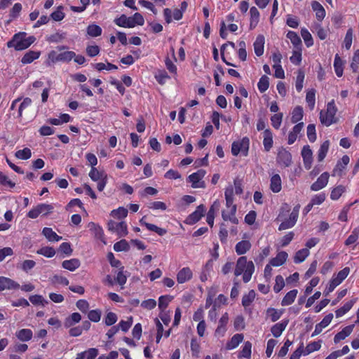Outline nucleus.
<instances>
[{
	"label": "nucleus",
	"mask_w": 359,
	"mask_h": 359,
	"mask_svg": "<svg viewBox=\"0 0 359 359\" xmlns=\"http://www.w3.org/2000/svg\"><path fill=\"white\" fill-rule=\"evenodd\" d=\"M15 156L19 159L27 160L32 156V151L29 148H25L23 149L17 151Z\"/></svg>",
	"instance_id": "obj_51"
},
{
	"label": "nucleus",
	"mask_w": 359,
	"mask_h": 359,
	"mask_svg": "<svg viewBox=\"0 0 359 359\" xmlns=\"http://www.w3.org/2000/svg\"><path fill=\"white\" fill-rule=\"evenodd\" d=\"M255 271V266L252 262H248V266L243 271V280L245 283H248L250 280L252 273Z\"/></svg>",
	"instance_id": "obj_41"
},
{
	"label": "nucleus",
	"mask_w": 359,
	"mask_h": 359,
	"mask_svg": "<svg viewBox=\"0 0 359 359\" xmlns=\"http://www.w3.org/2000/svg\"><path fill=\"white\" fill-rule=\"evenodd\" d=\"M81 320V316L79 313H73L72 315L66 318L64 325L65 327H71Z\"/></svg>",
	"instance_id": "obj_29"
},
{
	"label": "nucleus",
	"mask_w": 359,
	"mask_h": 359,
	"mask_svg": "<svg viewBox=\"0 0 359 359\" xmlns=\"http://www.w3.org/2000/svg\"><path fill=\"white\" fill-rule=\"evenodd\" d=\"M277 163L285 168L288 167L292 163V155L285 149H280L277 156Z\"/></svg>",
	"instance_id": "obj_7"
},
{
	"label": "nucleus",
	"mask_w": 359,
	"mask_h": 359,
	"mask_svg": "<svg viewBox=\"0 0 359 359\" xmlns=\"http://www.w3.org/2000/svg\"><path fill=\"white\" fill-rule=\"evenodd\" d=\"M264 37L263 35H259L254 42L255 53L257 56H261L264 53Z\"/></svg>",
	"instance_id": "obj_21"
},
{
	"label": "nucleus",
	"mask_w": 359,
	"mask_h": 359,
	"mask_svg": "<svg viewBox=\"0 0 359 359\" xmlns=\"http://www.w3.org/2000/svg\"><path fill=\"white\" fill-rule=\"evenodd\" d=\"M88 227L93 234L95 238L100 240L105 243L103 237V230L99 225L95 224L94 222H90L88 225Z\"/></svg>",
	"instance_id": "obj_15"
},
{
	"label": "nucleus",
	"mask_w": 359,
	"mask_h": 359,
	"mask_svg": "<svg viewBox=\"0 0 359 359\" xmlns=\"http://www.w3.org/2000/svg\"><path fill=\"white\" fill-rule=\"evenodd\" d=\"M193 276L191 270L189 267L182 268L177 274L178 283L182 284L191 279Z\"/></svg>",
	"instance_id": "obj_14"
},
{
	"label": "nucleus",
	"mask_w": 359,
	"mask_h": 359,
	"mask_svg": "<svg viewBox=\"0 0 359 359\" xmlns=\"http://www.w3.org/2000/svg\"><path fill=\"white\" fill-rule=\"evenodd\" d=\"M312 151L310 147L304 146L302 150V156L304 161V165L306 169L309 170L312 165Z\"/></svg>",
	"instance_id": "obj_12"
},
{
	"label": "nucleus",
	"mask_w": 359,
	"mask_h": 359,
	"mask_svg": "<svg viewBox=\"0 0 359 359\" xmlns=\"http://www.w3.org/2000/svg\"><path fill=\"white\" fill-rule=\"evenodd\" d=\"M320 347H321V341L310 343L305 348L304 355H306L315 351H318L320 348Z\"/></svg>",
	"instance_id": "obj_44"
},
{
	"label": "nucleus",
	"mask_w": 359,
	"mask_h": 359,
	"mask_svg": "<svg viewBox=\"0 0 359 359\" xmlns=\"http://www.w3.org/2000/svg\"><path fill=\"white\" fill-rule=\"evenodd\" d=\"M81 262L78 259L74 258L69 260H65L62 263L64 269L70 271H74L80 266Z\"/></svg>",
	"instance_id": "obj_24"
},
{
	"label": "nucleus",
	"mask_w": 359,
	"mask_h": 359,
	"mask_svg": "<svg viewBox=\"0 0 359 359\" xmlns=\"http://www.w3.org/2000/svg\"><path fill=\"white\" fill-rule=\"evenodd\" d=\"M297 293H298L297 290H290V292H288L285 294V296L283 297V299L281 302L282 306H289V305L292 304L294 302Z\"/></svg>",
	"instance_id": "obj_30"
},
{
	"label": "nucleus",
	"mask_w": 359,
	"mask_h": 359,
	"mask_svg": "<svg viewBox=\"0 0 359 359\" xmlns=\"http://www.w3.org/2000/svg\"><path fill=\"white\" fill-rule=\"evenodd\" d=\"M67 36V34L65 32H56L53 34H51L47 38V41L49 42H60L64 40Z\"/></svg>",
	"instance_id": "obj_53"
},
{
	"label": "nucleus",
	"mask_w": 359,
	"mask_h": 359,
	"mask_svg": "<svg viewBox=\"0 0 359 359\" xmlns=\"http://www.w3.org/2000/svg\"><path fill=\"white\" fill-rule=\"evenodd\" d=\"M34 41V36L27 37L25 32H19L15 34L12 40L7 43V46L8 48L13 47L16 50H22L30 46Z\"/></svg>",
	"instance_id": "obj_1"
},
{
	"label": "nucleus",
	"mask_w": 359,
	"mask_h": 359,
	"mask_svg": "<svg viewBox=\"0 0 359 359\" xmlns=\"http://www.w3.org/2000/svg\"><path fill=\"white\" fill-rule=\"evenodd\" d=\"M115 281L123 288V285L126 284L127 281V276L124 273L123 267H121L118 272L117 273Z\"/></svg>",
	"instance_id": "obj_59"
},
{
	"label": "nucleus",
	"mask_w": 359,
	"mask_h": 359,
	"mask_svg": "<svg viewBox=\"0 0 359 359\" xmlns=\"http://www.w3.org/2000/svg\"><path fill=\"white\" fill-rule=\"evenodd\" d=\"M330 146V142L328 140L325 141L320 146L318 154V161H322L328 151Z\"/></svg>",
	"instance_id": "obj_40"
},
{
	"label": "nucleus",
	"mask_w": 359,
	"mask_h": 359,
	"mask_svg": "<svg viewBox=\"0 0 359 359\" xmlns=\"http://www.w3.org/2000/svg\"><path fill=\"white\" fill-rule=\"evenodd\" d=\"M205 212V206L203 205H198L196 210L188 217L187 223L193 224L197 222L203 216Z\"/></svg>",
	"instance_id": "obj_10"
},
{
	"label": "nucleus",
	"mask_w": 359,
	"mask_h": 359,
	"mask_svg": "<svg viewBox=\"0 0 359 359\" xmlns=\"http://www.w3.org/2000/svg\"><path fill=\"white\" fill-rule=\"evenodd\" d=\"M301 35L304 40L307 47H310L313 44L312 36L306 29H302Z\"/></svg>",
	"instance_id": "obj_56"
},
{
	"label": "nucleus",
	"mask_w": 359,
	"mask_h": 359,
	"mask_svg": "<svg viewBox=\"0 0 359 359\" xmlns=\"http://www.w3.org/2000/svg\"><path fill=\"white\" fill-rule=\"evenodd\" d=\"M329 173L327 172H323L321 175L317 179V180L312 184L311 186V189L312 191H318L324 188L328 183L329 180Z\"/></svg>",
	"instance_id": "obj_9"
},
{
	"label": "nucleus",
	"mask_w": 359,
	"mask_h": 359,
	"mask_svg": "<svg viewBox=\"0 0 359 359\" xmlns=\"http://www.w3.org/2000/svg\"><path fill=\"white\" fill-rule=\"evenodd\" d=\"M250 140L248 137H243L241 141L233 142L231 145V153L237 156L240 152L247 156L249 149Z\"/></svg>",
	"instance_id": "obj_3"
},
{
	"label": "nucleus",
	"mask_w": 359,
	"mask_h": 359,
	"mask_svg": "<svg viewBox=\"0 0 359 359\" xmlns=\"http://www.w3.org/2000/svg\"><path fill=\"white\" fill-rule=\"evenodd\" d=\"M349 161H350L349 157L346 155H344L342 157L341 160L340 161H339L338 163L337 164L335 168L333 170V172H334L333 175H335L338 171L339 172H341L346 168V166L348 164Z\"/></svg>",
	"instance_id": "obj_39"
},
{
	"label": "nucleus",
	"mask_w": 359,
	"mask_h": 359,
	"mask_svg": "<svg viewBox=\"0 0 359 359\" xmlns=\"http://www.w3.org/2000/svg\"><path fill=\"white\" fill-rule=\"evenodd\" d=\"M106 176L107 175L104 173L98 171L97 168L94 167L92 168L91 170L89 172V177L93 181H98Z\"/></svg>",
	"instance_id": "obj_60"
},
{
	"label": "nucleus",
	"mask_w": 359,
	"mask_h": 359,
	"mask_svg": "<svg viewBox=\"0 0 359 359\" xmlns=\"http://www.w3.org/2000/svg\"><path fill=\"white\" fill-rule=\"evenodd\" d=\"M128 215V210L123 207H120L116 210H113L110 215L117 219L124 218Z\"/></svg>",
	"instance_id": "obj_49"
},
{
	"label": "nucleus",
	"mask_w": 359,
	"mask_h": 359,
	"mask_svg": "<svg viewBox=\"0 0 359 359\" xmlns=\"http://www.w3.org/2000/svg\"><path fill=\"white\" fill-rule=\"evenodd\" d=\"M37 254L42 255L46 257H53L55 255V250L52 247H43L37 250Z\"/></svg>",
	"instance_id": "obj_58"
},
{
	"label": "nucleus",
	"mask_w": 359,
	"mask_h": 359,
	"mask_svg": "<svg viewBox=\"0 0 359 359\" xmlns=\"http://www.w3.org/2000/svg\"><path fill=\"white\" fill-rule=\"evenodd\" d=\"M359 238V226L355 227L351 232V234L345 241V245L348 246L355 243Z\"/></svg>",
	"instance_id": "obj_42"
},
{
	"label": "nucleus",
	"mask_w": 359,
	"mask_h": 359,
	"mask_svg": "<svg viewBox=\"0 0 359 359\" xmlns=\"http://www.w3.org/2000/svg\"><path fill=\"white\" fill-rule=\"evenodd\" d=\"M140 223L144 225L147 228V229L156 232L159 236H163L167 232L166 230L164 229L160 228L154 224L144 222V217L140 219Z\"/></svg>",
	"instance_id": "obj_34"
},
{
	"label": "nucleus",
	"mask_w": 359,
	"mask_h": 359,
	"mask_svg": "<svg viewBox=\"0 0 359 359\" xmlns=\"http://www.w3.org/2000/svg\"><path fill=\"white\" fill-rule=\"evenodd\" d=\"M250 28L251 29H254L259 20V12L258 11L257 8L256 7H252L250 10Z\"/></svg>",
	"instance_id": "obj_31"
},
{
	"label": "nucleus",
	"mask_w": 359,
	"mask_h": 359,
	"mask_svg": "<svg viewBox=\"0 0 359 359\" xmlns=\"http://www.w3.org/2000/svg\"><path fill=\"white\" fill-rule=\"evenodd\" d=\"M75 57L73 51H65L59 53V62H69Z\"/></svg>",
	"instance_id": "obj_61"
},
{
	"label": "nucleus",
	"mask_w": 359,
	"mask_h": 359,
	"mask_svg": "<svg viewBox=\"0 0 359 359\" xmlns=\"http://www.w3.org/2000/svg\"><path fill=\"white\" fill-rule=\"evenodd\" d=\"M282 188L281 179L278 174L273 175L271 178L270 189L274 193H278Z\"/></svg>",
	"instance_id": "obj_22"
},
{
	"label": "nucleus",
	"mask_w": 359,
	"mask_h": 359,
	"mask_svg": "<svg viewBox=\"0 0 359 359\" xmlns=\"http://www.w3.org/2000/svg\"><path fill=\"white\" fill-rule=\"evenodd\" d=\"M41 53L39 51L29 50L26 53L21 59L22 64H29L34 60L39 57Z\"/></svg>",
	"instance_id": "obj_25"
},
{
	"label": "nucleus",
	"mask_w": 359,
	"mask_h": 359,
	"mask_svg": "<svg viewBox=\"0 0 359 359\" xmlns=\"http://www.w3.org/2000/svg\"><path fill=\"white\" fill-rule=\"evenodd\" d=\"M172 297L169 295L160 297L158 299V308L161 311H164L167 308L168 304L172 301Z\"/></svg>",
	"instance_id": "obj_55"
},
{
	"label": "nucleus",
	"mask_w": 359,
	"mask_h": 359,
	"mask_svg": "<svg viewBox=\"0 0 359 359\" xmlns=\"http://www.w3.org/2000/svg\"><path fill=\"white\" fill-rule=\"evenodd\" d=\"M263 144L266 151H269L273 146V135L270 130L266 129L264 131Z\"/></svg>",
	"instance_id": "obj_26"
},
{
	"label": "nucleus",
	"mask_w": 359,
	"mask_h": 359,
	"mask_svg": "<svg viewBox=\"0 0 359 359\" xmlns=\"http://www.w3.org/2000/svg\"><path fill=\"white\" fill-rule=\"evenodd\" d=\"M243 340V335L242 334H236L232 337L230 341L227 343L226 348L228 349H233L236 348Z\"/></svg>",
	"instance_id": "obj_33"
},
{
	"label": "nucleus",
	"mask_w": 359,
	"mask_h": 359,
	"mask_svg": "<svg viewBox=\"0 0 359 359\" xmlns=\"http://www.w3.org/2000/svg\"><path fill=\"white\" fill-rule=\"evenodd\" d=\"M311 7L316 12V16L318 20L322 21L325 16V10L323 6L319 2L313 1L311 3Z\"/></svg>",
	"instance_id": "obj_18"
},
{
	"label": "nucleus",
	"mask_w": 359,
	"mask_h": 359,
	"mask_svg": "<svg viewBox=\"0 0 359 359\" xmlns=\"http://www.w3.org/2000/svg\"><path fill=\"white\" fill-rule=\"evenodd\" d=\"M304 80V73L302 70H299L297 76L295 87L298 92H300L303 88V83Z\"/></svg>",
	"instance_id": "obj_63"
},
{
	"label": "nucleus",
	"mask_w": 359,
	"mask_h": 359,
	"mask_svg": "<svg viewBox=\"0 0 359 359\" xmlns=\"http://www.w3.org/2000/svg\"><path fill=\"white\" fill-rule=\"evenodd\" d=\"M255 297V292L250 290L247 294H245L242 298V305L244 307L249 306L251 303L254 301Z\"/></svg>",
	"instance_id": "obj_46"
},
{
	"label": "nucleus",
	"mask_w": 359,
	"mask_h": 359,
	"mask_svg": "<svg viewBox=\"0 0 359 359\" xmlns=\"http://www.w3.org/2000/svg\"><path fill=\"white\" fill-rule=\"evenodd\" d=\"M251 248V243L249 241H241L235 247L236 252L239 255L246 253Z\"/></svg>",
	"instance_id": "obj_23"
},
{
	"label": "nucleus",
	"mask_w": 359,
	"mask_h": 359,
	"mask_svg": "<svg viewBox=\"0 0 359 359\" xmlns=\"http://www.w3.org/2000/svg\"><path fill=\"white\" fill-rule=\"evenodd\" d=\"M287 325V321H284L280 323H276L274 325L271 329V331L273 334V335L275 337H278L281 335L282 332L285 330L286 326Z\"/></svg>",
	"instance_id": "obj_32"
},
{
	"label": "nucleus",
	"mask_w": 359,
	"mask_h": 359,
	"mask_svg": "<svg viewBox=\"0 0 359 359\" xmlns=\"http://www.w3.org/2000/svg\"><path fill=\"white\" fill-rule=\"evenodd\" d=\"M287 37L291 41L292 44L297 48H300L302 41L299 36L294 32L290 31L287 34Z\"/></svg>",
	"instance_id": "obj_48"
},
{
	"label": "nucleus",
	"mask_w": 359,
	"mask_h": 359,
	"mask_svg": "<svg viewBox=\"0 0 359 359\" xmlns=\"http://www.w3.org/2000/svg\"><path fill=\"white\" fill-rule=\"evenodd\" d=\"M346 191V187L343 185H339L334 188L330 194V198L332 200H337L339 198V197L342 195L343 193H344Z\"/></svg>",
	"instance_id": "obj_43"
},
{
	"label": "nucleus",
	"mask_w": 359,
	"mask_h": 359,
	"mask_svg": "<svg viewBox=\"0 0 359 359\" xmlns=\"http://www.w3.org/2000/svg\"><path fill=\"white\" fill-rule=\"evenodd\" d=\"M228 321L229 316L227 313H225L224 314L222 315V316L219 320V325L215 332V337L219 338L224 335L226 331V326L228 323Z\"/></svg>",
	"instance_id": "obj_8"
},
{
	"label": "nucleus",
	"mask_w": 359,
	"mask_h": 359,
	"mask_svg": "<svg viewBox=\"0 0 359 359\" xmlns=\"http://www.w3.org/2000/svg\"><path fill=\"white\" fill-rule=\"evenodd\" d=\"M205 170L201 169L189 176V181L192 183V187H205L204 182H200L205 175Z\"/></svg>",
	"instance_id": "obj_6"
},
{
	"label": "nucleus",
	"mask_w": 359,
	"mask_h": 359,
	"mask_svg": "<svg viewBox=\"0 0 359 359\" xmlns=\"http://www.w3.org/2000/svg\"><path fill=\"white\" fill-rule=\"evenodd\" d=\"M252 353V344L250 341H245L242 351L240 353V357L250 359Z\"/></svg>",
	"instance_id": "obj_50"
},
{
	"label": "nucleus",
	"mask_w": 359,
	"mask_h": 359,
	"mask_svg": "<svg viewBox=\"0 0 359 359\" xmlns=\"http://www.w3.org/2000/svg\"><path fill=\"white\" fill-rule=\"evenodd\" d=\"M114 22L119 27L129 28L135 27V24L133 22L131 17H127L126 15H121V17L116 19Z\"/></svg>",
	"instance_id": "obj_19"
},
{
	"label": "nucleus",
	"mask_w": 359,
	"mask_h": 359,
	"mask_svg": "<svg viewBox=\"0 0 359 359\" xmlns=\"http://www.w3.org/2000/svg\"><path fill=\"white\" fill-rule=\"evenodd\" d=\"M248 266L246 257H241L237 260L234 274L236 276L241 275Z\"/></svg>",
	"instance_id": "obj_17"
},
{
	"label": "nucleus",
	"mask_w": 359,
	"mask_h": 359,
	"mask_svg": "<svg viewBox=\"0 0 359 359\" xmlns=\"http://www.w3.org/2000/svg\"><path fill=\"white\" fill-rule=\"evenodd\" d=\"M332 318V313H329L325 316L322 321L316 325L314 332L312 333L311 337H313L319 334L322 332L323 329L326 327L331 323Z\"/></svg>",
	"instance_id": "obj_13"
},
{
	"label": "nucleus",
	"mask_w": 359,
	"mask_h": 359,
	"mask_svg": "<svg viewBox=\"0 0 359 359\" xmlns=\"http://www.w3.org/2000/svg\"><path fill=\"white\" fill-rule=\"evenodd\" d=\"M39 212L42 215H47L52 212L53 206L50 204L41 203L37 205Z\"/></svg>",
	"instance_id": "obj_62"
},
{
	"label": "nucleus",
	"mask_w": 359,
	"mask_h": 359,
	"mask_svg": "<svg viewBox=\"0 0 359 359\" xmlns=\"http://www.w3.org/2000/svg\"><path fill=\"white\" fill-rule=\"evenodd\" d=\"M42 233L50 242L58 241L62 239V237L53 231L51 228H43Z\"/></svg>",
	"instance_id": "obj_28"
},
{
	"label": "nucleus",
	"mask_w": 359,
	"mask_h": 359,
	"mask_svg": "<svg viewBox=\"0 0 359 359\" xmlns=\"http://www.w3.org/2000/svg\"><path fill=\"white\" fill-rule=\"evenodd\" d=\"M303 114H304V111H303L302 107L300 106L296 107L293 109L292 113V117H291L292 123H296L298 121H299L300 120H302L303 118Z\"/></svg>",
	"instance_id": "obj_38"
},
{
	"label": "nucleus",
	"mask_w": 359,
	"mask_h": 359,
	"mask_svg": "<svg viewBox=\"0 0 359 359\" xmlns=\"http://www.w3.org/2000/svg\"><path fill=\"white\" fill-rule=\"evenodd\" d=\"M130 245L126 240H121L114 245V250L116 252L128 251Z\"/></svg>",
	"instance_id": "obj_52"
},
{
	"label": "nucleus",
	"mask_w": 359,
	"mask_h": 359,
	"mask_svg": "<svg viewBox=\"0 0 359 359\" xmlns=\"http://www.w3.org/2000/svg\"><path fill=\"white\" fill-rule=\"evenodd\" d=\"M309 250L307 248L298 250L294 257V262L295 263L302 262L309 255Z\"/></svg>",
	"instance_id": "obj_36"
},
{
	"label": "nucleus",
	"mask_w": 359,
	"mask_h": 359,
	"mask_svg": "<svg viewBox=\"0 0 359 359\" xmlns=\"http://www.w3.org/2000/svg\"><path fill=\"white\" fill-rule=\"evenodd\" d=\"M287 257L288 255L286 252H280L276 257L271 259L270 264L273 266H280L285 262Z\"/></svg>",
	"instance_id": "obj_20"
},
{
	"label": "nucleus",
	"mask_w": 359,
	"mask_h": 359,
	"mask_svg": "<svg viewBox=\"0 0 359 359\" xmlns=\"http://www.w3.org/2000/svg\"><path fill=\"white\" fill-rule=\"evenodd\" d=\"M87 33L92 37H96L101 35L102 29L97 25H90L87 27Z\"/></svg>",
	"instance_id": "obj_47"
},
{
	"label": "nucleus",
	"mask_w": 359,
	"mask_h": 359,
	"mask_svg": "<svg viewBox=\"0 0 359 359\" xmlns=\"http://www.w3.org/2000/svg\"><path fill=\"white\" fill-rule=\"evenodd\" d=\"M297 218H298V217H293L292 213L291 212L290 215L289 219L285 220L280 224L279 230H285V229H290V228L292 227L295 224V223L297 220Z\"/></svg>",
	"instance_id": "obj_37"
},
{
	"label": "nucleus",
	"mask_w": 359,
	"mask_h": 359,
	"mask_svg": "<svg viewBox=\"0 0 359 359\" xmlns=\"http://www.w3.org/2000/svg\"><path fill=\"white\" fill-rule=\"evenodd\" d=\"M29 301L34 305H41L44 306L48 304V302L41 296L39 294H34L29 297Z\"/></svg>",
	"instance_id": "obj_54"
},
{
	"label": "nucleus",
	"mask_w": 359,
	"mask_h": 359,
	"mask_svg": "<svg viewBox=\"0 0 359 359\" xmlns=\"http://www.w3.org/2000/svg\"><path fill=\"white\" fill-rule=\"evenodd\" d=\"M226 199V205L227 209H231V216H229L226 210H223L222 212V219L224 221H230L233 224H238V219L236 217V205H234L233 198H225Z\"/></svg>",
	"instance_id": "obj_4"
},
{
	"label": "nucleus",
	"mask_w": 359,
	"mask_h": 359,
	"mask_svg": "<svg viewBox=\"0 0 359 359\" xmlns=\"http://www.w3.org/2000/svg\"><path fill=\"white\" fill-rule=\"evenodd\" d=\"M356 301H357V299L354 298V299L350 300L349 302H346L344 305V306L337 309L335 311L336 317L339 318V317H341L342 316H344L345 313H346L348 311L351 310V309L353 307V306L356 302Z\"/></svg>",
	"instance_id": "obj_27"
},
{
	"label": "nucleus",
	"mask_w": 359,
	"mask_h": 359,
	"mask_svg": "<svg viewBox=\"0 0 359 359\" xmlns=\"http://www.w3.org/2000/svg\"><path fill=\"white\" fill-rule=\"evenodd\" d=\"M337 112V108L334 105V100H332L327 104L326 112L320 111V122L326 126H330L334 123L335 114Z\"/></svg>",
	"instance_id": "obj_2"
},
{
	"label": "nucleus",
	"mask_w": 359,
	"mask_h": 359,
	"mask_svg": "<svg viewBox=\"0 0 359 359\" xmlns=\"http://www.w3.org/2000/svg\"><path fill=\"white\" fill-rule=\"evenodd\" d=\"M108 229L111 231L116 232L120 237L128 234L127 225L125 222H116L110 220L108 222Z\"/></svg>",
	"instance_id": "obj_5"
},
{
	"label": "nucleus",
	"mask_w": 359,
	"mask_h": 359,
	"mask_svg": "<svg viewBox=\"0 0 359 359\" xmlns=\"http://www.w3.org/2000/svg\"><path fill=\"white\" fill-rule=\"evenodd\" d=\"M20 285L14 280L8 278L3 276L0 277V291H3L4 290L18 289Z\"/></svg>",
	"instance_id": "obj_11"
},
{
	"label": "nucleus",
	"mask_w": 359,
	"mask_h": 359,
	"mask_svg": "<svg viewBox=\"0 0 359 359\" xmlns=\"http://www.w3.org/2000/svg\"><path fill=\"white\" fill-rule=\"evenodd\" d=\"M62 10V6H58L57 10L50 15L51 18L55 21H61L65 18Z\"/></svg>",
	"instance_id": "obj_64"
},
{
	"label": "nucleus",
	"mask_w": 359,
	"mask_h": 359,
	"mask_svg": "<svg viewBox=\"0 0 359 359\" xmlns=\"http://www.w3.org/2000/svg\"><path fill=\"white\" fill-rule=\"evenodd\" d=\"M269 77L266 75H264L260 78V79L257 83V87H258L259 90L261 93L265 92L269 88Z\"/></svg>",
	"instance_id": "obj_45"
},
{
	"label": "nucleus",
	"mask_w": 359,
	"mask_h": 359,
	"mask_svg": "<svg viewBox=\"0 0 359 359\" xmlns=\"http://www.w3.org/2000/svg\"><path fill=\"white\" fill-rule=\"evenodd\" d=\"M354 328V325H351L343 328L341 331L338 332L334 338V341L335 344L339 343L341 340L344 339L346 337L349 336L353 332Z\"/></svg>",
	"instance_id": "obj_16"
},
{
	"label": "nucleus",
	"mask_w": 359,
	"mask_h": 359,
	"mask_svg": "<svg viewBox=\"0 0 359 359\" xmlns=\"http://www.w3.org/2000/svg\"><path fill=\"white\" fill-rule=\"evenodd\" d=\"M32 335V331L29 329H22L16 332V337L22 341L30 340Z\"/></svg>",
	"instance_id": "obj_35"
},
{
	"label": "nucleus",
	"mask_w": 359,
	"mask_h": 359,
	"mask_svg": "<svg viewBox=\"0 0 359 359\" xmlns=\"http://www.w3.org/2000/svg\"><path fill=\"white\" fill-rule=\"evenodd\" d=\"M334 67L337 76H341L343 74L342 60L338 55L335 56Z\"/></svg>",
	"instance_id": "obj_57"
}]
</instances>
